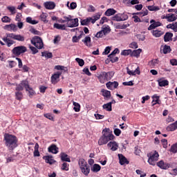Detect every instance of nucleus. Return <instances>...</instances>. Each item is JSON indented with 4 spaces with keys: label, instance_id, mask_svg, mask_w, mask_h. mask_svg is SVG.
Segmentation results:
<instances>
[{
    "label": "nucleus",
    "instance_id": "f257e3e1",
    "mask_svg": "<svg viewBox=\"0 0 177 177\" xmlns=\"http://www.w3.org/2000/svg\"><path fill=\"white\" fill-rule=\"evenodd\" d=\"M114 140V135L110 131V129H104L102 131V136L98 140L99 146H103V145H107L110 140Z\"/></svg>",
    "mask_w": 177,
    "mask_h": 177
},
{
    "label": "nucleus",
    "instance_id": "f03ea898",
    "mask_svg": "<svg viewBox=\"0 0 177 177\" xmlns=\"http://www.w3.org/2000/svg\"><path fill=\"white\" fill-rule=\"evenodd\" d=\"M6 146L9 150H13L17 147V138L13 135L6 133L4 135Z\"/></svg>",
    "mask_w": 177,
    "mask_h": 177
},
{
    "label": "nucleus",
    "instance_id": "7ed1b4c3",
    "mask_svg": "<svg viewBox=\"0 0 177 177\" xmlns=\"http://www.w3.org/2000/svg\"><path fill=\"white\" fill-rule=\"evenodd\" d=\"M32 45H34L37 49H42L44 48V41L42 39L38 36H35L31 39Z\"/></svg>",
    "mask_w": 177,
    "mask_h": 177
},
{
    "label": "nucleus",
    "instance_id": "20e7f679",
    "mask_svg": "<svg viewBox=\"0 0 177 177\" xmlns=\"http://www.w3.org/2000/svg\"><path fill=\"white\" fill-rule=\"evenodd\" d=\"M12 52L15 55V56H20L21 53H26V52H27V48L24 46H19L15 47L12 50Z\"/></svg>",
    "mask_w": 177,
    "mask_h": 177
},
{
    "label": "nucleus",
    "instance_id": "39448f33",
    "mask_svg": "<svg viewBox=\"0 0 177 177\" xmlns=\"http://www.w3.org/2000/svg\"><path fill=\"white\" fill-rule=\"evenodd\" d=\"M158 157H160V155L158 154V152L156 151L151 154L148 159V162L149 165H156L157 164V161H158Z\"/></svg>",
    "mask_w": 177,
    "mask_h": 177
},
{
    "label": "nucleus",
    "instance_id": "423d86ee",
    "mask_svg": "<svg viewBox=\"0 0 177 177\" xmlns=\"http://www.w3.org/2000/svg\"><path fill=\"white\" fill-rule=\"evenodd\" d=\"M128 13L123 12L115 15L113 17V20L114 21H125V20H128Z\"/></svg>",
    "mask_w": 177,
    "mask_h": 177
},
{
    "label": "nucleus",
    "instance_id": "0eeeda50",
    "mask_svg": "<svg viewBox=\"0 0 177 177\" xmlns=\"http://www.w3.org/2000/svg\"><path fill=\"white\" fill-rule=\"evenodd\" d=\"M12 35H13V33H7L6 37H2V40L6 44L8 48H10L15 44V41L12 40Z\"/></svg>",
    "mask_w": 177,
    "mask_h": 177
},
{
    "label": "nucleus",
    "instance_id": "6e6552de",
    "mask_svg": "<svg viewBox=\"0 0 177 177\" xmlns=\"http://www.w3.org/2000/svg\"><path fill=\"white\" fill-rule=\"evenodd\" d=\"M60 75H62V71H57L51 76V83L53 85H56L60 81Z\"/></svg>",
    "mask_w": 177,
    "mask_h": 177
},
{
    "label": "nucleus",
    "instance_id": "1a4fd4ad",
    "mask_svg": "<svg viewBox=\"0 0 177 177\" xmlns=\"http://www.w3.org/2000/svg\"><path fill=\"white\" fill-rule=\"evenodd\" d=\"M150 24H151V25L148 27L149 31H150L151 30H156V28H157V27H160L162 26L161 22L156 21V20H154V19H151L150 21Z\"/></svg>",
    "mask_w": 177,
    "mask_h": 177
},
{
    "label": "nucleus",
    "instance_id": "9d476101",
    "mask_svg": "<svg viewBox=\"0 0 177 177\" xmlns=\"http://www.w3.org/2000/svg\"><path fill=\"white\" fill-rule=\"evenodd\" d=\"M67 27L69 28H74V27H78L80 24L78 22V18L72 19L69 21V22L66 23Z\"/></svg>",
    "mask_w": 177,
    "mask_h": 177
},
{
    "label": "nucleus",
    "instance_id": "9b49d317",
    "mask_svg": "<svg viewBox=\"0 0 177 177\" xmlns=\"http://www.w3.org/2000/svg\"><path fill=\"white\" fill-rule=\"evenodd\" d=\"M28 82L26 80H23L21 82V83L19 84H17L16 85V91H23V89H27L28 86Z\"/></svg>",
    "mask_w": 177,
    "mask_h": 177
},
{
    "label": "nucleus",
    "instance_id": "f8f14e48",
    "mask_svg": "<svg viewBox=\"0 0 177 177\" xmlns=\"http://www.w3.org/2000/svg\"><path fill=\"white\" fill-rule=\"evenodd\" d=\"M106 86L110 91H114V89H117V88H118V82H108L106 84Z\"/></svg>",
    "mask_w": 177,
    "mask_h": 177
},
{
    "label": "nucleus",
    "instance_id": "ddd939ff",
    "mask_svg": "<svg viewBox=\"0 0 177 177\" xmlns=\"http://www.w3.org/2000/svg\"><path fill=\"white\" fill-rule=\"evenodd\" d=\"M151 32L152 34V35L153 37H155L156 38H160V37H161V35H164V31H162V30L161 29H152L151 30Z\"/></svg>",
    "mask_w": 177,
    "mask_h": 177
},
{
    "label": "nucleus",
    "instance_id": "4468645a",
    "mask_svg": "<svg viewBox=\"0 0 177 177\" xmlns=\"http://www.w3.org/2000/svg\"><path fill=\"white\" fill-rule=\"evenodd\" d=\"M44 8L48 10H52L56 8V4L53 1H46L44 3Z\"/></svg>",
    "mask_w": 177,
    "mask_h": 177
},
{
    "label": "nucleus",
    "instance_id": "2eb2a0df",
    "mask_svg": "<svg viewBox=\"0 0 177 177\" xmlns=\"http://www.w3.org/2000/svg\"><path fill=\"white\" fill-rule=\"evenodd\" d=\"M4 30H6L7 31H13V32H16V31H17V26H16V24H15L6 25L4 26Z\"/></svg>",
    "mask_w": 177,
    "mask_h": 177
},
{
    "label": "nucleus",
    "instance_id": "dca6fc26",
    "mask_svg": "<svg viewBox=\"0 0 177 177\" xmlns=\"http://www.w3.org/2000/svg\"><path fill=\"white\" fill-rule=\"evenodd\" d=\"M157 167H159L160 169H168L169 168V164L164 162L163 160H160L156 163Z\"/></svg>",
    "mask_w": 177,
    "mask_h": 177
},
{
    "label": "nucleus",
    "instance_id": "f3484780",
    "mask_svg": "<svg viewBox=\"0 0 177 177\" xmlns=\"http://www.w3.org/2000/svg\"><path fill=\"white\" fill-rule=\"evenodd\" d=\"M157 82L158 83L159 86H168L169 85V82H168L165 78L162 77L157 80Z\"/></svg>",
    "mask_w": 177,
    "mask_h": 177
},
{
    "label": "nucleus",
    "instance_id": "a211bd4d",
    "mask_svg": "<svg viewBox=\"0 0 177 177\" xmlns=\"http://www.w3.org/2000/svg\"><path fill=\"white\" fill-rule=\"evenodd\" d=\"M127 71L129 75H136V74H138V75H140V68H139V66L134 71H131L129 68H127Z\"/></svg>",
    "mask_w": 177,
    "mask_h": 177
},
{
    "label": "nucleus",
    "instance_id": "6ab92c4d",
    "mask_svg": "<svg viewBox=\"0 0 177 177\" xmlns=\"http://www.w3.org/2000/svg\"><path fill=\"white\" fill-rule=\"evenodd\" d=\"M101 93L102 96H104V100H109L111 97V92L110 91L102 89Z\"/></svg>",
    "mask_w": 177,
    "mask_h": 177
},
{
    "label": "nucleus",
    "instance_id": "aec40b11",
    "mask_svg": "<svg viewBox=\"0 0 177 177\" xmlns=\"http://www.w3.org/2000/svg\"><path fill=\"white\" fill-rule=\"evenodd\" d=\"M97 78L101 84H104L106 82L107 79L106 77V72H101L98 74Z\"/></svg>",
    "mask_w": 177,
    "mask_h": 177
},
{
    "label": "nucleus",
    "instance_id": "412c9836",
    "mask_svg": "<svg viewBox=\"0 0 177 177\" xmlns=\"http://www.w3.org/2000/svg\"><path fill=\"white\" fill-rule=\"evenodd\" d=\"M48 150L49 153H52L53 154H57V153H59V148L54 144L51 145L48 147Z\"/></svg>",
    "mask_w": 177,
    "mask_h": 177
},
{
    "label": "nucleus",
    "instance_id": "4be33fe9",
    "mask_svg": "<svg viewBox=\"0 0 177 177\" xmlns=\"http://www.w3.org/2000/svg\"><path fill=\"white\" fill-rule=\"evenodd\" d=\"M151 98L153 99L151 102L152 106H156V104H161V100H160V96L157 94L153 95Z\"/></svg>",
    "mask_w": 177,
    "mask_h": 177
},
{
    "label": "nucleus",
    "instance_id": "5701e85b",
    "mask_svg": "<svg viewBox=\"0 0 177 177\" xmlns=\"http://www.w3.org/2000/svg\"><path fill=\"white\" fill-rule=\"evenodd\" d=\"M82 42L86 45V46H88V48H91L92 46V41L91 37L89 36H86L82 40Z\"/></svg>",
    "mask_w": 177,
    "mask_h": 177
},
{
    "label": "nucleus",
    "instance_id": "b1692460",
    "mask_svg": "<svg viewBox=\"0 0 177 177\" xmlns=\"http://www.w3.org/2000/svg\"><path fill=\"white\" fill-rule=\"evenodd\" d=\"M43 160H44L47 164H50V165L56 162V161L53 160V157L51 156H43Z\"/></svg>",
    "mask_w": 177,
    "mask_h": 177
},
{
    "label": "nucleus",
    "instance_id": "393cba45",
    "mask_svg": "<svg viewBox=\"0 0 177 177\" xmlns=\"http://www.w3.org/2000/svg\"><path fill=\"white\" fill-rule=\"evenodd\" d=\"M107 146L108 147H110L112 151H115L118 149V144L115 142V141L110 142L109 143H108Z\"/></svg>",
    "mask_w": 177,
    "mask_h": 177
},
{
    "label": "nucleus",
    "instance_id": "a878e982",
    "mask_svg": "<svg viewBox=\"0 0 177 177\" xmlns=\"http://www.w3.org/2000/svg\"><path fill=\"white\" fill-rule=\"evenodd\" d=\"M12 39H15V41H19V42L24 41L25 38L24 36H21V35H16L15 33H12L11 35Z\"/></svg>",
    "mask_w": 177,
    "mask_h": 177
},
{
    "label": "nucleus",
    "instance_id": "bb28decb",
    "mask_svg": "<svg viewBox=\"0 0 177 177\" xmlns=\"http://www.w3.org/2000/svg\"><path fill=\"white\" fill-rule=\"evenodd\" d=\"M120 165H124V164H129V162L125 158V156L122 154H118Z\"/></svg>",
    "mask_w": 177,
    "mask_h": 177
},
{
    "label": "nucleus",
    "instance_id": "cd10ccee",
    "mask_svg": "<svg viewBox=\"0 0 177 177\" xmlns=\"http://www.w3.org/2000/svg\"><path fill=\"white\" fill-rule=\"evenodd\" d=\"M80 169L82 174H84V175L86 176H88V175H89V172H91V169H89L88 165L80 167Z\"/></svg>",
    "mask_w": 177,
    "mask_h": 177
},
{
    "label": "nucleus",
    "instance_id": "c85d7f7f",
    "mask_svg": "<svg viewBox=\"0 0 177 177\" xmlns=\"http://www.w3.org/2000/svg\"><path fill=\"white\" fill-rule=\"evenodd\" d=\"M60 158L62 161H66V162H71V160H70L68 155H67V153L64 152L61 153Z\"/></svg>",
    "mask_w": 177,
    "mask_h": 177
},
{
    "label": "nucleus",
    "instance_id": "c756f323",
    "mask_svg": "<svg viewBox=\"0 0 177 177\" xmlns=\"http://www.w3.org/2000/svg\"><path fill=\"white\" fill-rule=\"evenodd\" d=\"M177 129V122H175L173 124H169L167 127V131H169L170 132H174V131H176Z\"/></svg>",
    "mask_w": 177,
    "mask_h": 177
},
{
    "label": "nucleus",
    "instance_id": "7c9ffc66",
    "mask_svg": "<svg viewBox=\"0 0 177 177\" xmlns=\"http://www.w3.org/2000/svg\"><path fill=\"white\" fill-rule=\"evenodd\" d=\"M159 61L158 59H152L149 62V66L151 68H154V67H157L158 66Z\"/></svg>",
    "mask_w": 177,
    "mask_h": 177
},
{
    "label": "nucleus",
    "instance_id": "2f4dec72",
    "mask_svg": "<svg viewBox=\"0 0 177 177\" xmlns=\"http://www.w3.org/2000/svg\"><path fill=\"white\" fill-rule=\"evenodd\" d=\"M142 53V49L138 48L137 50H131V57H139Z\"/></svg>",
    "mask_w": 177,
    "mask_h": 177
},
{
    "label": "nucleus",
    "instance_id": "473e14b6",
    "mask_svg": "<svg viewBox=\"0 0 177 177\" xmlns=\"http://www.w3.org/2000/svg\"><path fill=\"white\" fill-rule=\"evenodd\" d=\"M101 30H102V32L104 35H107V34L110 33L111 29H110V26H109L108 25H104L102 26Z\"/></svg>",
    "mask_w": 177,
    "mask_h": 177
},
{
    "label": "nucleus",
    "instance_id": "72a5a7b5",
    "mask_svg": "<svg viewBox=\"0 0 177 177\" xmlns=\"http://www.w3.org/2000/svg\"><path fill=\"white\" fill-rule=\"evenodd\" d=\"M100 16H102V14L100 12H98L92 17H91L92 24H95V23H96V21H97V20L100 19Z\"/></svg>",
    "mask_w": 177,
    "mask_h": 177
},
{
    "label": "nucleus",
    "instance_id": "f704fd0d",
    "mask_svg": "<svg viewBox=\"0 0 177 177\" xmlns=\"http://www.w3.org/2000/svg\"><path fill=\"white\" fill-rule=\"evenodd\" d=\"M172 37H174V34L171 32H167L164 37L165 42H169V41L172 39Z\"/></svg>",
    "mask_w": 177,
    "mask_h": 177
},
{
    "label": "nucleus",
    "instance_id": "c9c22d12",
    "mask_svg": "<svg viewBox=\"0 0 177 177\" xmlns=\"http://www.w3.org/2000/svg\"><path fill=\"white\" fill-rule=\"evenodd\" d=\"M176 19H177L176 14H172V13L168 14L167 21L172 22V21H175V20H176Z\"/></svg>",
    "mask_w": 177,
    "mask_h": 177
},
{
    "label": "nucleus",
    "instance_id": "e433bc0d",
    "mask_svg": "<svg viewBox=\"0 0 177 177\" xmlns=\"http://www.w3.org/2000/svg\"><path fill=\"white\" fill-rule=\"evenodd\" d=\"M41 56L43 57H46V59H50V58L53 57V55L52 54V53H49L48 51L42 52Z\"/></svg>",
    "mask_w": 177,
    "mask_h": 177
},
{
    "label": "nucleus",
    "instance_id": "4c0bfd02",
    "mask_svg": "<svg viewBox=\"0 0 177 177\" xmlns=\"http://www.w3.org/2000/svg\"><path fill=\"white\" fill-rule=\"evenodd\" d=\"M100 169H102V167H100V165H99L98 164H94L91 167V171L93 172H99Z\"/></svg>",
    "mask_w": 177,
    "mask_h": 177
},
{
    "label": "nucleus",
    "instance_id": "58836bf2",
    "mask_svg": "<svg viewBox=\"0 0 177 177\" xmlns=\"http://www.w3.org/2000/svg\"><path fill=\"white\" fill-rule=\"evenodd\" d=\"M117 13V11L113 8H109L105 12L106 16H113V15H115Z\"/></svg>",
    "mask_w": 177,
    "mask_h": 177
},
{
    "label": "nucleus",
    "instance_id": "ea45409f",
    "mask_svg": "<svg viewBox=\"0 0 177 177\" xmlns=\"http://www.w3.org/2000/svg\"><path fill=\"white\" fill-rule=\"evenodd\" d=\"M105 76L106 78V81H110L113 77H114V72L109 71V72H105Z\"/></svg>",
    "mask_w": 177,
    "mask_h": 177
},
{
    "label": "nucleus",
    "instance_id": "a19ab883",
    "mask_svg": "<svg viewBox=\"0 0 177 177\" xmlns=\"http://www.w3.org/2000/svg\"><path fill=\"white\" fill-rule=\"evenodd\" d=\"M53 27L57 30H66V25L64 24H54Z\"/></svg>",
    "mask_w": 177,
    "mask_h": 177
},
{
    "label": "nucleus",
    "instance_id": "79ce46f5",
    "mask_svg": "<svg viewBox=\"0 0 177 177\" xmlns=\"http://www.w3.org/2000/svg\"><path fill=\"white\" fill-rule=\"evenodd\" d=\"M102 109L106 110V111H111L113 110L111 103L108 102L102 106Z\"/></svg>",
    "mask_w": 177,
    "mask_h": 177
},
{
    "label": "nucleus",
    "instance_id": "37998d69",
    "mask_svg": "<svg viewBox=\"0 0 177 177\" xmlns=\"http://www.w3.org/2000/svg\"><path fill=\"white\" fill-rule=\"evenodd\" d=\"M26 92H28V95L30 97L32 96H34L35 95V91L32 89V88L30 87V86H28L27 88H26Z\"/></svg>",
    "mask_w": 177,
    "mask_h": 177
},
{
    "label": "nucleus",
    "instance_id": "c03bdc74",
    "mask_svg": "<svg viewBox=\"0 0 177 177\" xmlns=\"http://www.w3.org/2000/svg\"><path fill=\"white\" fill-rule=\"evenodd\" d=\"M92 18L91 17H88L86 19H83L81 21V25L82 26H88V24H89V23H92Z\"/></svg>",
    "mask_w": 177,
    "mask_h": 177
},
{
    "label": "nucleus",
    "instance_id": "a18cd8bd",
    "mask_svg": "<svg viewBox=\"0 0 177 177\" xmlns=\"http://www.w3.org/2000/svg\"><path fill=\"white\" fill-rule=\"evenodd\" d=\"M73 110L76 112L78 113L80 111V110L81 109V105H80V104H78V102H73Z\"/></svg>",
    "mask_w": 177,
    "mask_h": 177
},
{
    "label": "nucleus",
    "instance_id": "49530a36",
    "mask_svg": "<svg viewBox=\"0 0 177 177\" xmlns=\"http://www.w3.org/2000/svg\"><path fill=\"white\" fill-rule=\"evenodd\" d=\"M162 53L167 55V53H169L171 52V47L169 46H164L162 50H161Z\"/></svg>",
    "mask_w": 177,
    "mask_h": 177
},
{
    "label": "nucleus",
    "instance_id": "de8ad7c7",
    "mask_svg": "<svg viewBox=\"0 0 177 177\" xmlns=\"http://www.w3.org/2000/svg\"><path fill=\"white\" fill-rule=\"evenodd\" d=\"M122 56H128L130 55V56H132V50H124L121 53Z\"/></svg>",
    "mask_w": 177,
    "mask_h": 177
},
{
    "label": "nucleus",
    "instance_id": "09e8293b",
    "mask_svg": "<svg viewBox=\"0 0 177 177\" xmlns=\"http://www.w3.org/2000/svg\"><path fill=\"white\" fill-rule=\"evenodd\" d=\"M147 9L150 10V12H157L160 10V8L158 6H147Z\"/></svg>",
    "mask_w": 177,
    "mask_h": 177
},
{
    "label": "nucleus",
    "instance_id": "8fccbe9b",
    "mask_svg": "<svg viewBox=\"0 0 177 177\" xmlns=\"http://www.w3.org/2000/svg\"><path fill=\"white\" fill-rule=\"evenodd\" d=\"M78 164H79L80 168H82V167H86V165H88L86 164V161H85L84 158H80L79 160Z\"/></svg>",
    "mask_w": 177,
    "mask_h": 177
},
{
    "label": "nucleus",
    "instance_id": "3c124183",
    "mask_svg": "<svg viewBox=\"0 0 177 177\" xmlns=\"http://www.w3.org/2000/svg\"><path fill=\"white\" fill-rule=\"evenodd\" d=\"M26 23H29L30 24H38V21L32 20V18H31V17H28L26 18Z\"/></svg>",
    "mask_w": 177,
    "mask_h": 177
},
{
    "label": "nucleus",
    "instance_id": "603ef678",
    "mask_svg": "<svg viewBox=\"0 0 177 177\" xmlns=\"http://www.w3.org/2000/svg\"><path fill=\"white\" fill-rule=\"evenodd\" d=\"M15 93L16 99L17 100H21L23 99V93L20 92V91H17Z\"/></svg>",
    "mask_w": 177,
    "mask_h": 177
},
{
    "label": "nucleus",
    "instance_id": "864d4df0",
    "mask_svg": "<svg viewBox=\"0 0 177 177\" xmlns=\"http://www.w3.org/2000/svg\"><path fill=\"white\" fill-rule=\"evenodd\" d=\"M48 17V14L42 12L40 15V19L41 21H44V23H48V21H46V18Z\"/></svg>",
    "mask_w": 177,
    "mask_h": 177
},
{
    "label": "nucleus",
    "instance_id": "5fc2aeb1",
    "mask_svg": "<svg viewBox=\"0 0 177 177\" xmlns=\"http://www.w3.org/2000/svg\"><path fill=\"white\" fill-rule=\"evenodd\" d=\"M75 61L78 63L80 67H83L84 64H85V62L81 58H76Z\"/></svg>",
    "mask_w": 177,
    "mask_h": 177
},
{
    "label": "nucleus",
    "instance_id": "6e6d98bb",
    "mask_svg": "<svg viewBox=\"0 0 177 177\" xmlns=\"http://www.w3.org/2000/svg\"><path fill=\"white\" fill-rule=\"evenodd\" d=\"M7 9L12 13V15L16 13V8L15 6H8Z\"/></svg>",
    "mask_w": 177,
    "mask_h": 177
},
{
    "label": "nucleus",
    "instance_id": "4d7b16f0",
    "mask_svg": "<svg viewBox=\"0 0 177 177\" xmlns=\"http://www.w3.org/2000/svg\"><path fill=\"white\" fill-rule=\"evenodd\" d=\"M30 32H32V34H34L35 35H42V32L37 30L35 28H32L30 30Z\"/></svg>",
    "mask_w": 177,
    "mask_h": 177
},
{
    "label": "nucleus",
    "instance_id": "13d9d810",
    "mask_svg": "<svg viewBox=\"0 0 177 177\" xmlns=\"http://www.w3.org/2000/svg\"><path fill=\"white\" fill-rule=\"evenodd\" d=\"M61 169H62V171H68V164L64 162L62 165Z\"/></svg>",
    "mask_w": 177,
    "mask_h": 177
},
{
    "label": "nucleus",
    "instance_id": "bf43d9fd",
    "mask_svg": "<svg viewBox=\"0 0 177 177\" xmlns=\"http://www.w3.org/2000/svg\"><path fill=\"white\" fill-rule=\"evenodd\" d=\"M104 35V33H103V31L101 30L98 32H97L95 35L96 38H102V37Z\"/></svg>",
    "mask_w": 177,
    "mask_h": 177
},
{
    "label": "nucleus",
    "instance_id": "052dcab7",
    "mask_svg": "<svg viewBox=\"0 0 177 177\" xmlns=\"http://www.w3.org/2000/svg\"><path fill=\"white\" fill-rule=\"evenodd\" d=\"M44 117L46 118H48V120H50V121H53V120H55V118H53L52 114L50 113H45Z\"/></svg>",
    "mask_w": 177,
    "mask_h": 177
},
{
    "label": "nucleus",
    "instance_id": "680f3d73",
    "mask_svg": "<svg viewBox=\"0 0 177 177\" xmlns=\"http://www.w3.org/2000/svg\"><path fill=\"white\" fill-rule=\"evenodd\" d=\"M137 175H140V177L146 176V173L142 171L141 170L137 169L136 171Z\"/></svg>",
    "mask_w": 177,
    "mask_h": 177
},
{
    "label": "nucleus",
    "instance_id": "e2e57ef3",
    "mask_svg": "<svg viewBox=\"0 0 177 177\" xmlns=\"http://www.w3.org/2000/svg\"><path fill=\"white\" fill-rule=\"evenodd\" d=\"M1 21H3V23H10V19L8 16H4L1 19Z\"/></svg>",
    "mask_w": 177,
    "mask_h": 177
},
{
    "label": "nucleus",
    "instance_id": "0e129e2a",
    "mask_svg": "<svg viewBox=\"0 0 177 177\" xmlns=\"http://www.w3.org/2000/svg\"><path fill=\"white\" fill-rule=\"evenodd\" d=\"M110 50H111V47L110 46L106 47L104 52L102 53V55H109Z\"/></svg>",
    "mask_w": 177,
    "mask_h": 177
},
{
    "label": "nucleus",
    "instance_id": "69168bd1",
    "mask_svg": "<svg viewBox=\"0 0 177 177\" xmlns=\"http://www.w3.org/2000/svg\"><path fill=\"white\" fill-rule=\"evenodd\" d=\"M136 37L138 39H139L140 41H145V37L144 35H142V34H139V35H136Z\"/></svg>",
    "mask_w": 177,
    "mask_h": 177
},
{
    "label": "nucleus",
    "instance_id": "338daca9",
    "mask_svg": "<svg viewBox=\"0 0 177 177\" xmlns=\"http://www.w3.org/2000/svg\"><path fill=\"white\" fill-rule=\"evenodd\" d=\"M169 175H172L173 176H176V175H177V168L171 169L169 171Z\"/></svg>",
    "mask_w": 177,
    "mask_h": 177
},
{
    "label": "nucleus",
    "instance_id": "774afa93",
    "mask_svg": "<svg viewBox=\"0 0 177 177\" xmlns=\"http://www.w3.org/2000/svg\"><path fill=\"white\" fill-rule=\"evenodd\" d=\"M171 151H172V153H177V144H175L173 146H171Z\"/></svg>",
    "mask_w": 177,
    "mask_h": 177
}]
</instances>
